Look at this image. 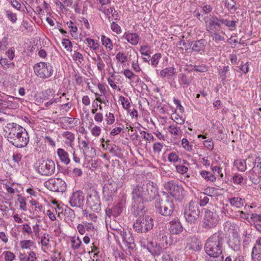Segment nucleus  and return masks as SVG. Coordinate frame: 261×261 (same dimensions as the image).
Returning a JSON list of instances; mask_svg holds the SVG:
<instances>
[{
  "mask_svg": "<svg viewBox=\"0 0 261 261\" xmlns=\"http://www.w3.org/2000/svg\"><path fill=\"white\" fill-rule=\"evenodd\" d=\"M153 189V185L149 181L141 183L134 188L132 191V207L134 210L139 211L143 210V202L152 199Z\"/></svg>",
  "mask_w": 261,
  "mask_h": 261,
  "instance_id": "nucleus-1",
  "label": "nucleus"
},
{
  "mask_svg": "<svg viewBox=\"0 0 261 261\" xmlns=\"http://www.w3.org/2000/svg\"><path fill=\"white\" fill-rule=\"evenodd\" d=\"M5 131L8 141L17 148H22L27 145L29 136L24 128L15 123H9Z\"/></svg>",
  "mask_w": 261,
  "mask_h": 261,
  "instance_id": "nucleus-2",
  "label": "nucleus"
},
{
  "mask_svg": "<svg viewBox=\"0 0 261 261\" xmlns=\"http://www.w3.org/2000/svg\"><path fill=\"white\" fill-rule=\"evenodd\" d=\"M224 238L220 232L215 233L209 238L205 244V251L208 255L222 254Z\"/></svg>",
  "mask_w": 261,
  "mask_h": 261,
  "instance_id": "nucleus-3",
  "label": "nucleus"
},
{
  "mask_svg": "<svg viewBox=\"0 0 261 261\" xmlns=\"http://www.w3.org/2000/svg\"><path fill=\"white\" fill-rule=\"evenodd\" d=\"M155 207L157 211L165 216H170L173 211L174 204L172 198L167 194L156 200Z\"/></svg>",
  "mask_w": 261,
  "mask_h": 261,
  "instance_id": "nucleus-4",
  "label": "nucleus"
},
{
  "mask_svg": "<svg viewBox=\"0 0 261 261\" xmlns=\"http://www.w3.org/2000/svg\"><path fill=\"white\" fill-rule=\"evenodd\" d=\"M184 214L187 222L190 224H195L200 215L198 203L191 201L188 205L185 207Z\"/></svg>",
  "mask_w": 261,
  "mask_h": 261,
  "instance_id": "nucleus-5",
  "label": "nucleus"
},
{
  "mask_svg": "<svg viewBox=\"0 0 261 261\" xmlns=\"http://www.w3.org/2000/svg\"><path fill=\"white\" fill-rule=\"evenodd\" d=\"M34 70L37 76L42 79H46L52 76L54 68L48 62H40L35 64Z\"/></svg>",
  "mask_w": 261,
  "mask_h": 261,
  "instance_id": "nucleus-6",
  "label": "nucleus"
},
{
  "mask_svg": "<svg viewBox=\"0 0 261 261\" xmlns=\"http://www.w3.org/2000/svg\"><path fill=\"white\" fill-rule=\"evenodd\" d=\"M219 222L218 215L207 208L204 209V215L202 219V227L211 229L216 226Z\"/></svg>",
  "mask_w": 261,
  "mask_h": 261,
  "instance_id": "nucleus-7",
  "label": "nucleus"
},
{
  "mask_svg": "<svg viewBox=\"0 0 261 261\" xmlns=\"http://www.w3.org/2000/svg\"><path fill=\"white\" fill-rule=\"evenodd\" d=\"M134 228L138 232H146L153 226V221L151 217L145 216L138 219L134 223Z\"/></svg>",
  "mask_w": 261,
  "mask_h": 261,
  "instance_id": "nucleus-8",
  "label": "nucleus"
},
{
  "mask_svg": "<svg viewBox=\"0 0 261 261\" xmlns=\"http://www.w3.org/2000/svg\"><path fill=\"white\" fill-rule=\"evenodd\" d=\"M164 188L172 197L177 200L183 196L184 189L176 181L170 180L165 182Z\"/></svg>",
  "mask_w": 261,
  "mask_h": 261,
  "instance_id": "nucleus-9",
  "label": "nucleus"
},
{
  "mask_svg": "<svg viewBox=\"0 0 261 261\" xmlns=\"http://www.w3.org/2000/svg\"><path fill=\"white\" fill-rule=\"evenodd\" d=\"M87 204L94 212L101 210V203L98 193L95 190H90L87 198Z\"/></svg>",
  "mask_w": 261,
  "mask_h": 261,
  "instance_id": "nucleus-10",
  "label": "nucleus"
},
{
  "mask_svg": "<svg viewBox=\"0 0 261 261\" xmlns=\"http://www.w3.org/2000/svg\"><path fill=\"white\" fill-rule=\"evenodd\" d=\"M45 186L50 191L63 192L66 189V184L61 178H51L44 183Z\"/></svg>",
  "mask_w": 261,
  "mask_h": 261,
  "instance_id": "nucleus-11",
  "label": "nucleus"
},
{
  "mask_svg": "<svg viewBox=\"0 0 261 261\" xmlns=\"http://www.w3.org/2000/svg\"><path fill=\"white\" fill-rule=\"evenodd\" d=\"M37 170L42 175H51L55 172V163L51 160H43L40 162Z\"/></svg>",
  "mask_w": 261,
  "mask_h": 261,
  "instance_id": "nucleus-12",
  "label": "nucleus"
},
{
  "mask_svg": "<svg viewBox=\"0 0 261 261\" xmlns=\"http://www.w3.org/2000/svg\"><path fill=\"white\" fill-rule=\"evenodd\" d=\"M117 191V184L113 181L109 180L103 187V195L107 201L113 200Z\"/></svg>",
  "mask_w": 261,
  "mask_h": 261,
  "instance_id": "nucleus-13",
  "label": "nucleus"
},
{
  "mask_svg": "<svg viewBox=\"0 0 261 261\" xmlns=\"http://www.w3.org/2000/svg\"><path fill=\"white\" fill-rule=\"evenodd\" d=\"M120 235L123 244L129 249H134L136 245L133 234L129 231H126L123 228L119 229L118 231Z\"/></svg>",
  "mask_w": 261,
  "mask_h": 261,
  "instance_id": "nucleus-14",
  "label": "nucleus"
},
{
  "mask_svg": "<svg viewBox=\"0 0 261 261\" xmlns=\"http://www.w3.org/2000/svg\"><path fill=\"white\" fill-rule=\"evenodd\" d=\"M85 200V195L83 192L81 191H77L72 194L69 202L72 207H82L84 205Z\"/></svg>",
  "mask_w": 261,
  "mask_h": 261,
  "instance_id": "nucleus-15",
  "label": "nucleus"
},
{
  "mask_svg": "<svg viewBox=\"0 0 261 261\" xmlns=\"http://www.w3.org/2000/svg\"><path fill=\"white\" fill-rule=\"evenodd\" d=\"M204 20L206 23V30L209 33H214L220 30L221 25L219 23V18L217 16L210 15L208 20Z\"/></svg>",
  "mask_w": 261,
  "mask_h": 261,
  "instance_id": "nucleus-16",
  "label": "nucleus"
},
{
  "mask_svg": "<svg viewBox=\"0 0 261 261\" xmlns=\"http://www.w3.org/2000/svg\"><path fill=\"white\" fill-rule=\"evenodd\" d=\"M22 233L23 235L30 236L33 237V235L38 237L39 236L40 228L39 225L36 224L34 225L32 228L29 223H24L22 225Z\"/></svg>",
  "mask_w": 261,
  "mask_h": 261,
  "instance_id": "nucleus-17",
  "label": "nucleus"
},
{
  "mask_svg": "<svg viewBox=\"0 0 261 261\" xmlns=\"http://www.w3.org/2000/svg\"><path fill=\"white\" fill-rule=\"evenodd\" d=\"M59 97H61V100H60L59 102L62 103V104L60 105V110L65 111L67 112L73 106V99L70 98L69 95L65 93H62L61 96L59 95Z\"/></svg>",
  "mask_w": 261,
  "mask_h": 261,
  "instance_id": "nucleus-18",
  "label": "nucleus"
},
{
  "mask_svg": "<svg viewBox=\"0 0 261 261\" xmlns=\"http://www.w3.org/2000/svg\"><path fill=\"white\" fill-rule=\"evenodd\" d=\"M206 44L207 41L206 40L201 39L198 40L191 41L190 47L192 51L201 54V52L204 51Z\"/></svg>",
  "mask_w": 261,
  "mask_h": 261,
  "instance_id": "nucleus-19",
  "label": "nucleus"
},
{
  "mask_svg": "<svg viewBox=\"0 0 261 261\" xmlns=\"http://www.w3.org/2000/svg\"><path fill=\"white\" fill-rule=\"evenodd\" d=\"M123 206V203L122 202H120L111 208H107L106 210L107 216L109 217H111V216H113L115 217H117L122 213Z\"/></svg>",
  "mask_w": 261,
  "mask_h": 261,
  "instance_id": "nucleus-20",
  "label": "nucleus"
},
{
  "mask_svg": "<svg viewBox=\"0 0 261 261\" xmlns=\"http://www.w3.org/2000/svg\"><path fill=\"white\" fill-rule=\"evenodd\" d=\"M170 227L169 230L170 232L173 234H178L180 233L183 229L182 226L179 220H173L169 222Z\"/></svg>",
  "mask_w": 261,
  "mask_h": 261,
  "instance_id": "nucleus-21",
  "label": "nucleus"
},
{
  "mask_svg": "<svg viewBox=\"0 0 261 261\" xmlns=\"http://www.w3.org/2000/svg\"><path fill=\"white\" fill-rule=\"evenodd\" d=\"M81 149L83 150L84 154L89 157H92L95 154V150L93 147H90L88 141L82 140L80 142Z\"/></svg>",
  "mask_w": 261,
  "mask_h": 261,
  "instance_id": "nucleus-22",
  "label": "nucleus"
},
{
  "mask_svg": "<svg viewBox=\"0 0 261 261\" xmlns=\"http://www.w3.org/2000/svg\"><path fill=\"white\" fill-rule=\"evenodd\" d=\"M148 251L153 255H159L162 252V248L155 242H150L147 247Z\"/></svg>",
  "mask_w": 261,
  "mask_h": 261,
  "instance_id": "nucleus-23",
  "label": "nucleus"
},
{
  "mask_svg": "<svg viewBox=\"0 0 261 261\" xmlns=\"http://www.w3.org/2000/svg\"><path fill=\"white\" fill-rule=\"evenodd\" d=\"M124 37L128 42L133 45H137L140 39V36L136 33H125Z\"/></svg>",
  "mask_w": 261,
  "mask_h": 261,
  "instance_id": "nucleus-24",
  "label": "nucleus"
},
{
  "mask_svg": "<svg viewBox=\"0 0 261 261\" xmlns=\"http://www.w3.org/2000/svg\"><path fill=\"white\" fill-rule=\"evenodd\" d=\"M187 248L193 251H198L201 249L200 242L196 238L192 239L191 242L187 246Z\"/></svg>",
  "mask_w": 261,
  "mask_h": 261,
  "instance_id": "nucleus-25",
  "label": "nucleus"
},
{
  "mask_svg": "<svg viewBox=\"0 0 261 261\" xmlns=\"http://www.w3.org/2000/svg\"><path fill=\"white\" fill-rule=\"evenodd\" d=\"M253 163V167L252 170L249 171L257 175L258 177H261V158L260 157H256L255 161Z\"/></svg>",
  "mask_w": 261,
  "mask_h": 261,
  "instance_id": "nucleus-26",
  "label": "nucleus"
},
{
  "mask_svg": "<svg viewBox=\"0 0 261 261\" xmlns=\"http://www.w3.org/2000/svg\"><path fill=\"white\" fill-rule=\"evenodd\" d=\"M57 152L60 161L62 163H64L66 165H68L70 163V160L69 158L68 154L64 149L59 148L57 149Z\"/></svg>",
  "mask_w": 261,
  "mask_h": 261,
  "instance_id": "nucleus-27",
  "label": "nucleus"
},
{
  "mask_svg": "<svg viewBox=\"0 0 261 261\" xmlns=\"http://www.w3.org/2000/svg\"><path fill=\"white\" fill-rule=\"evenodd\" d=\"M251 257L252 261H261V248L253 246Z\"/></svg>",
  "mask_w": 261,
  "mask_h": 261,
  "instance_id": "nucleus-28",
  "label": "nucleus"
},
{
  "mask_svg": "<svg viewBox=\"0 0 261 261\" xmlns=\"http://www.w3.org/2000/svg\"><path fill=\"white\" fill-rule=\"evenodd\" d=\"M60 100H61V97H59V93H57L55 97L50 98V99H48L47 102H44V107L46 108L55 107Z\"/></svg>",
  "mask_w": 261,
  "mask_h": 261,
  "instance_id": "nucleus-29",
  "label": "nucleus"
},
{
  "mask_svg": "<svg viewBox=\"0 0 261 261\" xmlns=\"http://www.w3.org/2000/svg\"><path fill=\"white\" fill-rule=\"evenodd\" d=\"M8 99H6L5 101H4V102L2 103L3 107L9 109H16L18 107L17 102L11 100V99H14L13 97H9Z\"/></svg>",
  "mask_w": 261,
  "mask_h": 261,
  "instance_id": "nucleus-30",
  "label": "nucleus"
},
{
  "mask_svg": "<svg viewBox=\"0 0 261 261\" xmlns=\"http://www.w3.org/2000/svg\"><path fill=\"white\" fill-rule=\"evenodd\" d=\"M230 205L237 208H240L243 206V200L240 197H232L229 199Z\"/></svg>",
  "mask_w": 261,
  "mask_h": 261,
  "instance_id": "nucleus-31",
  "label": "nucleus"
},
{
  "mask_svg": "<svg viewBox=\"0 0 261 261\" xmlns=\"http://www.w3.org/2000/svg\"><path fill=\"white\" fill-rule=\"evenodd\" d=\"M62 136L67 140L66 144H69L71 146V144L73 143L75 140L74 134L70 132L66 131L62 134Z\"/></svg>",
  "mask_w": 261,
  "mask_h": 261,
  "instance_id": "nucleus-32",
  "label": "nucleus"
},
{
  "mask_svg": "<svg viewBox=\"0 0 261 261\" xmlns=\"http://www.w3.org/2000/svg\"><path fill=\"white\" fill-rule=\"evenodd\" d=\"M225 5L230 12H235L238 8L236 0H225Z\"/></svg>",
  "mask_w": 261,
  "mask_h": 261,
  "instance_id": "nucleus-33",
  "label": "nucleus"
},
{
  "mask_svg": "<svg viewBox=\"0 0 261 261\" xmlns=\"http://www.w3.org/2000/svg\"><path fill=\"white\" fill-rule=\"evenodd\" d=\"M175 73V68L173 67L166 68L160 71V74L162 77L171 76Z\"/></svg>",
  "mask_w": 261,
  "mask_h": 261,
  "instance_id": "nucleus-34",
  "label": "nucleus"
},
{
  "mask_svg": "<svg viewBox=\"0 0 261 261\" xmlns=\"http://www.w3.org/2000/svg\"><path fill=\"white\" fill-rule=\"evenodd\" d=\"M56 91L53 88H48L42 92L43 100H48L56 96Z\"/></svg>",
  "mask_w": 261,
  "mask_h": 261,
  "instance_id": "nucleus-35",
  "label": "nucleus"
},
{
  "mask_svg": "<svg viewBox=\"0 0 261 261\" xmlns=\"http://www.w3.org/2000/svg\"><path fill=\"white\" fill-rule=\"evenodd\" d=\"M234 164L240 171L244 172L246 170L247 165L245 160L242 159L237 160L234 161Z\"/></svg>",
  "mask_w": 261,
  "mask_h": 261,
  "instance_id": "nucleus-36",
  "label": "nucleus"
},
{
  "mask_svg": "<svg viewBox=\"0 0 261 261\" xmlns=\"http://www.w3.org/2000/svg\"><path fill=\"white\" fill-rule=\"evenodd\" d=\"M167 130L172 135L178 136L181 134L180 128L175 124H172L169 125Z\"/></svg>",
  "mask_w": 261,
  "mask_h": 261,
  "instance_id": "nucleus-37",
  "label": "nucleus"
},
{
  "mask_svg": "<svg viewBox=\"0 0 261 261\" xmlns=\"http://www.w3.org/2000/svg\"><path fill=\"white\" fill-rule=\"evenodd\" d=\"M200 175L207 181H211L213 182L216 180V176L210 172L202 171L200 172Z\"/></svg>",
  "mask_w": 261,
  "mask_h": 261,
  "instance_id": "nucleus-38",
  "label": "nucleus"
},
{
  "mask_svg": "<svg viewBox=\"0 0 261 261\" xmlns=\"http://www.w3.org/2000/svg\"><path fill=\"white\" fill-rule=\"evenodd\" d=\"M71 248L73 250L77 249L82 244V241L78 237H73L71 239Z\"/></svg>",
  "mask_w": 261,
  "mask_h": 261,
  "instance_id": "nucleus-39",
  "label": "nucleus"
},
{
  "mask_svg": "<svg viewBox=\"0 0 261 261\" xmlns=\"http://www.w3.org/2000/svg\"><path fill=\"white\" fill-rule=\"evenodd\" d=\"M180 82L184 85V87H187L191 82V80L184 73H180L178 75Z\"/></svg>",
  "mask_w": 261,
  "mask_h": 261,
  "instance_id": "nucleus-40",
  "label": "nucleus"
},
{
  "mask_svg": "<svg viewBox=\"0 0 261 261\" xmlns=\"http://www.w3.org/2000/svg\"><path fill=\"white\" fill-rule=\"evenodd\" d=\"M86 44L88 47L93 50H97L99 48V44L93 39L91 38L86 39Z\"/></svg>",
  "mask_w": 261,
  "mask_h": 261,
  "instance_id": "nucleus-41",
  "label": "nucleus"
},
{
  "mask_svg": "<svg viewBox=\"0 0 261 261\" xmlns=\"http://www.w3.org/2000/svg\"><path fill=\"white\" fill-rule=\"evenodd\" d=\"M0 64L5 69L14 68L15 64L11 61H9L6 58H2L0 60Z\"/></svg>",
  "mask_w": 261,
  "mask_h": 261,
  "instance_id": "nucleus-42",
  "label": "nucleus"
},
{
  "mask_svg": "<svg viewBox=\"0 0 261 261\" xmlns=\"http://www.w3.org/2000/svg\"><path fill=\"white\" fill-rule=\"evenodd\" d=\"M123 74L126 77L129 79V80H136L137 82H139L140 79L139 77L136 75H135L131 70L129 69H125L123 71ZM133 81H132V82Z\"/></svg>",
  "mask_w": 261,
  "mask_h": 261,
  "instance_id": "nucleus-43",
  "label": "nucleus"
},
{
  "mask_svg": "<svg viewBox=\"0 0 261 261\" xmlns=\"http://www.w3.org/2000/svg\"><path fill=\"white\" fill-rule=\"evenodd\" d=\"M49 234L44 233L41 237V244L42 246H44L46 249H48L49 247Z\"/></svg>",
  "mask_w": 261,
  "mask_h": 261,
  "instance_id": "nucleus-44",
  "label": "nucleus"
},
{
  "mask_svg": "<svg viewBox=\"0 0 261 261\" xmlns=\"http://www.w3.org/2000/svg\"><path fill=\"white\" fill-rule=\"evenodd\" d=\"M101 42L102 44L106 47L108 48L110 50H112L113 49V43L111 40L108 38L106 37L105 36H101Z\"/></svg>",
  "mask_w": 261,
  "mask_h": 261,
  "instance_id": "nucleus-45",
  "label": "nucleus"
},
{
  "mask_svg": "<svg viewBox=\"0 0 261 261\" xmlns=\"http://www.w3.org/2000/svg\"><path fill=\"white\" fill-rule=\"evenodd\" d=\"M8 1L14 8L20 11H24L20 3V0H8Z\"/></svg>",
  "mask_w": 261,
  "mask_h": 261,
  "instance_id": "nucleus-46",
  "label": "nucleus"
},
{
  "mask_svg": "<svg viewBox=\"0 0 261 261\" xmlns=\"http://www.w3.org/2000/svg\"><path fill=\"white\" fill-rule=\"evenodd\" d=\"M172 119L178 124H183L185 122V119L177 114L176 112L171 115Z\"/></svg>",
  "mask_w": 261,
  "mask_h": 261,
  "instance_id": "nucleus-47",
  "label": "nucleus"
},
{
  "mask_svg": "<svg viewBox=\"0 0 261 261\" xmlns=\"http://www.w3.org/2000/svg\"><path fill=\"white\" fill-rule=\"evenodd\" d=\"M182 147L187 151H191L193 149V146L186 138H183L181 140Z\"/></svg>",
  "mask_w": 261,
  "mask_h": 261,
  "instance_id": "nucleus-48",
  "label": "nucleus"
},
{
  "mask_svg": "<svg viewBox=\"0 0 261 261\" xmlns=\"http://www.w3.org/2000/svg\"><path fill=\"white\" fill-rule=\"evenodd\" d=\"M73 60L77 62V64H82L84 60V58L82 54L74 51L72 56Z\"/></svg>",
  "mask_w": 261,
  "mask_h": 261,
  "instance_id": "nucleus-49",
  "label": "nucleus"
},
{
  "mask_svg": "<svg viewBox=\"0 0 261 261\" xmlns=\"http://www.w3.org/2000/svg\"><path fill=\"white\" fill-rule=\"evenodd\" d=\"M34 242L30 240H22L20 242V245L22 249H29L31 247L34 245Z\"/></svg>",
  "mask_w": 261,
  "mask_h": 261,
  "instance_id": "nucleus-50",
  "label": "nucleus"
},
{
  "mask_svg": "<svg viewBox=\"0 0 261 261\" xmlns=\"http://www.w3.org/2000/svg\"><path fill=\"white\" fill-rule=\"evenodd\" d=\"M115 76V74L113 73L111 75V77L108 79V82L110 86L113 89L115 90H117L118 91H120V88L117 86V85L115 83V79L114 78Z\"/></svg>",
  "mask_w": 261,
  "mask_h": 261,
  "instance_id": "nucleus-51",
  "label": "nucleus"
},
{
  "mask_svg": "<svg viewBox=\"0 0 261 261\" xmlns=\"http://www.w3.org/2000/svg\"><path fill=\"white\" fill-rule=\"evenodd\" d=\"M6 15L9 20H10L12 23L16 22L17 17L16 13H13L10 10L7 11L6 12Z\"/></svg>",
  "mask_w": 261,
  "mask_h": 261,
  "instance_id": "nucleus-52",
  "label": "nucleus"
},
{
  "mask_svg": "<svg viewBox=\"0 0 261 261\" xmlns=\"http://www.w3.org/2000/svg\"><path fill=\"white\" fill-rule=\"evenodd\" d=\"M209 198L205 194H201L199 199V204L201 206H204L209 202Z\"/></svg>",
  "mask_w": 261,
  "mask_h": 261,
  "instance_id": "nucleus-53",
  "label": "nucleus"
},
{
  "mask_svg": "<svg viewBox=\"0 0 261 261\" xmlns=\"http://www.w3.org/2000/svg\"><path fill=\"white\" fill-rule=\"evenodd\" d=\"M161 58V55L160 54H154L151 59V64L154 67H156L158 64L159 60Z\"/></svg>",
  "mask_w": 261,
  "mask_h": 261,
  "instance_id": "nucleus-54",
  "label": "nucleus"
},
{
  "mask_svg": "<svg viewBox=\"0 0 261 261\" xmlns=\"http://www.w3.org/2000/svg\"><path fill=\"white\" fill-rule=\"evenodd\" d=\"M117 61L121 63H124L127 61V56L122 53L119 52L116 56Z\"/></svg>",
  "mask_w": 261,
  "mask_h": 261,
  "instance_id": "nucleus-55",
  "label": "nucleus"
},
{
  "mask_svg": "<svg viewBox=\"0 0 261 261\" xmlns=\"http://www.w3.org/2000/svg\"><path fill=\"white\" fill-rule=\"evenodd\" d=\"M140 134L143 139L149 142H152L154 140V137L151 134L146 133L145 131H141Z\"/></svg>",
  "mask_w": 261,
  "mask_h": 261,
  "instance_id": "nucleus-56",
  "label": "nucleus"
},
{
  "mask_svg": "<svg viewBox=\"0 0 261 261\" xmlns=\"http://www.w3.org/2000/svg\"><path fill=\"white\" fill-rule=\"evenodd\" d=\"M18 201L19 203V208L23 211H26V202L25 198L20 195H18Z\"/></svg>",
  "mask_w": 261,
  "mask_h": 261,
  "instance_id": "nucleus-57",
  "label": "nucleus"
},
{
  "mask_svg": "<svg viewBox=\"0 0 261 261\" xmlns=\"http://www.w3.org/2000/svg\"><path fill=\"white\" fill-rule=\"evenodd\" d=\"M208 261H223V256L222 254L208 255Z\"/></svg>",
  "mask_w": 261,
  "mask_h": 261,
  "instance_id": "nucleus-58",
  "label": "nucleus"
},
{
  "mask_svg": "<svg viewBox=\"0 0 261 261\" xmlns=\"http://www.w3.org/2000/svg\"><path fill=\"white\" fill-rule=\"evenodd\" d=\"M101 132V129L100 127L95 125L92 128H91V133L92 136L95 137H98Z\"/></svg>",
  "mask_w": 261,
  "mask_h": 261,
  "instance_id": "nucleus-59",
  "label": "nucleus"
},
{
  "mask_svg": "<svg viewBox=\"0 0 261 261\" xmlns=\"http://www.w3.org/2000/svg\"><path fill=\"white\" fill-rule=\"evenodd\" d=\"M3 254L6 261H13L15 257V254L9 251L4 252Z\"/></svg>",
  "mask_w": 261,
  "mask_h": 261,
  "instance_id": "nucleus-60",
  "label": "nucleus"
},
{
  "mask_svg": "<svg viewBox=\"0 0 261 261\" xmlns=\"http://www.w3.org/2000/svg\"><path fill=\"white\" fill-rule=\"evenodd\" d=\"M8 35L4 36L0 41V51L5 50L8 44Z\"/></svg>",
  "mask_w": 261,
  "mask_h": 261,
  "instance_id": "nucleus-61",
  "label": "nucleus"
},
{
  "mask_svg": "<svg viewBox=\"0 0 261 261\" xmlns=\"http://www.w3.org/2000/svg\"><path fill=\"white\" fill-rule=\"evenodd\" d=\"M140 51L142 55L148 56L151 53L150 47L148 45L142 46L140 47Z\"/></svg>",
  "mask_w": 261,
  "mask_h": 261,
  "instance_id": "nucleus-62",
  "label": "nucleus"
},
{
  "mask_svg": "<svg viewBox=\"0 0 261 261\" xmlns=\"http://www.w3.org/2000/svg\"><path fill=\"white\" fill-rule=\"evenodd\" d=\"M119 100L121 101V105L124 109H128L130 107V103L127 99L124 97L121 96L119 97Z\"/></svg>",
  "mask_w": 261,
  "mask_h": 261,
  "instance_id": "nucleus-63",
  "label": "nucleus"
},
{
  "mask_svg": "<svg viewBox=\"0 0 261 261\" xmlns=\"http://www.w3.org/2000/svg\"><path fill=\"white\" fill-rule=\"evenodd\" d=\"M106 120L107 121V124L111 125L115 121V116L112 113H109L106 115Z\"/></svg>",
  "mask_w": 261,
  "mask_h": 261,
  "instance_id": "nucleus-64",
  "label": "nucleus"
}]
</instances>
